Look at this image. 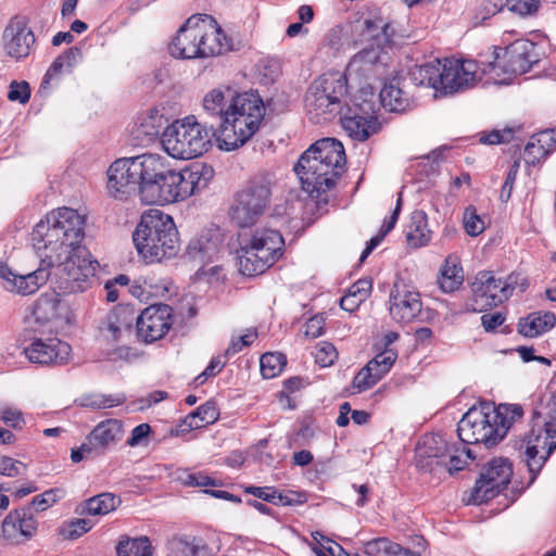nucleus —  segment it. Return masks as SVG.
I'll use <instances>...</instances> for the list:
<instances>
[{
  "label": "nucleus",
  "instance_id": "25",
  "mask_svg": "<svg viewBox=\"0 0 556 556\" xmlns=\"http://www.w3.org/2000/svg\"><path fill=\"white\" fill-rule=\"evenodd\" d=\"M49 267L41 265L34 271L18 274L7 264L0 263V283L4 290L15 294H33L48 281L51 275Z\"/></svg>",
  "mask_w": 556,
  "mask_h": 556
},
{
  "label": "nucleus",
  "instance_id": "57",
  "mask_svg": "<svg viewBox=\"0 0 556 556\" xmlns=\"http://www.w3.org/2000/svg\"><path fill=\"white\" fill-rule=\"evenodd\" d=\"M539 0H507L506 4L508 5L511 12H516L520 15H528L534 13L539 8Z\"/></svg>",
  "mask_w": 556,
  "mask_h": 556
},
{
  "label": "nucleus",
  "instance_id": "11",
  "mask_svg": "<svg viewBox=\"0 0 556 556\" xmlns=\"http://www.w3.org/2000/svg\"><path fill=\"white\" fill-rule=\"evenodd\" d=\"M346 94V76L339 72L323 74L309 86L306 110L312 122L328 121L340 111L341 100Z\"/></svg>",
  "mask_w": 556,
  "mask_h": 556
},
{
  "label": "nucleus",
  "instance_id": "16",
  "mask_svg": "<svg viewBox=\"0 0 556 556\" xmlns=\"http://www.w3.org/2000/svg\"><path fill=\"white\" fill-rule=\"evenodd\" d=\"M349 29L355 42L375 40L379 47L393 45L403 37L399 34L397 23L371 13L355 15Z\"/></svg>",
  "mask_w": 556,
  "mask_h": 556
},
{
  "label": "nucleus",
  "instance_id": "32",
  "mask_svg": "<svg viewBox=\"0 0 556 556\" xmlns=\"http://www.w3.org/2000/svg\"><path fill=\"white\" fill-rule=\"evenodd\" d=\"M556 324V316L552 312H535L520 318L517 325L518 332L527 338L538 337L551 330Z\"/></svg>",
  "mask_w": 556,
  "mask_h": 556
},
{
  "label": "nucleus",
  "instance_id": "61",
  "mask_svg": "<svg viewBox=\"0 0 556 556\" xmlns=\"http://www.w3.org/2000/svg\"><path fill=\"white\" fill-rule=\"evenodd\" d=\"M371 289H372L371 279L363 278V279L357 280L355 283H353L349 288V291L352 294L356 295L359 300L365 301L369 296Z\"/></svg>",
  "mask_w": 556,
  "mask_h": 556
},
{
  "label": "nucleus",
  "instance_id": "20",
  "mask_svg": "<svg viewBox=\"0 0 556 556\" xmlns=\"http://www.w3.org/2000/svg\"><path fill=\"white\" fill-rule=\"evenodd\" d=\"M513 469L507 459L494 458L476 481L471 502L482 504L497 495L510 482Z\"/></svg>",
  "mask_w": 556,
  "mask_h": 556
},
{
  "label": "nucleus",
  "instance_id": "12",
  "mask_svg": "<svg viewBox=\"0 0 556 556\" xmlns=\"http://www.w3.org/2000/svg\"><path fill=\"white\" fill-rule=\"evenodd\" d=\"M538 46L528 39H517L506 48H494L492 61L483 63V73L498 77L501 74L522 75L540 62Z\"/></svg>",
  "mask_w": 556,
  "mask_h": 556
},
{
  "label": "nucleus",
  "instance_id": "5",
  "mask_svg": "<svg viewBox=\"0 0 556 556\" xmlns=\"http://www.w3.org/2000/svg\"><path fill=\"white\" fill-rule=\"evenodd\" d=\"M522 415L523 409L518 404L471 407L459 420L457 433L463 443L493 446Z\"/></svg>",
  "mask_w": 556,
  "mask_h": 556
},
{
  "label": "nucleus",
  "instance_id": "23",
  "mask_svg": "<svg viewBox=\"0 0 556 556\" xmlns=\"http://www.w3.org/2000/svg\"><path fill=\"white\" fill-rule=\"evenodd\" d=\"M138 338L151 343L162 339L173 325V311L166 304L151 305L144 308L136 319Z\"/></svg>",
  "mask_w": 556,
  "mask_h": 556
},
{
  "label": "nucleus",
  "instance_id": "10",
  "mask_svg": "<svg viewBox=\"0 0 556 556\" xmlns=\"http://www.w3.org/2000/svg\"><path fill=\"white\" fill-rule=\"evenodd\" d=\"M274 184L271 173L261 172L236 193L229 216L238 227L249 228L261 219L269 206Z\"/></svg>",
  "mask_w": 556,
  "mask_h": 556
},
{
  "label": "nucleus",
  "instance_id": "58",
  "mask_svg": "<svg viewBox=\"0 0 556 556\" xmlns=\"http://www.w3.org/2000/svg\"><path fill=\"white\" fill-rule=\"evenodd\" d=\"M257 337L256 331L248 330L247 333L240 336L238 339H232L229 346L226 350V355H235L240 352L244 346L252 344L254 339Z\"/></svg>",
  "mask_w": 556,
  "mask_h": 556
},
{
  "label": "nucleus",
  "instance_id": "26",
  "mask_svg": "<svg viewBox=\"0 0 556 556\" xmlns=\"http://www.w3.org/2000/svg\"><path fill=\"white\" fill-rule=\"evenodd\" d=\"M224 240L225 236L220 228L204 229L190 239L186 254L190 261L204 266L217 260L224 247Z\"/></svg>",
  "mask_w": 556,
  "mask_h": 556
},
{
  "label": "nucleus",
  "instance_id": "60",
  "mask_svg": "<svg viewBox=\"0 0 556 556\" xmlns=\"http://www.w3.org/2000/svg\"><path fill=\"white\" fill-rule=\"evenodd\" d=\"M245 492L268 503H276V489L274 486H248Z\"/></svg>",
  "mask_w": 556,
  "mask_h": 556
},
{
  "label": "nucleus",
  "instance_id": "2",
  "mask_svg": "<svg viewBox=\"0 0 556 556\" xmlns=\"http://www.w3.org/2000/svg\"><path fill=\"white\" fill-rule=\"evenodd\" d=\"M346 156L343 144L334 138H324L302 153L294 166L302 189L316 201L326 204L344 170Z\"/></svg>",
  "mask_w": 556,
  "mask_h": 556
},
{
  "label": "nucleus",
  "instance_id": "14",
  "mask_svg": "<svg viewBox=\"0 0 556 556\" xmlns=\"http://www.w3.org/2000/svg\"><path fill=\"white\" fill-rule=\"evenodd\" d=\"M59 279L55 289L59 295L84 293L96 282L99 263L96 260L83 257L76 253L62 263H56Z\"/></svg>",
  "mask_w": 556,
  "mask_h": 556
},
{
  "label": "nucleus",
  "instance_id": "49",
  "mask_svg": "<svg viewBox=\"0 0 556 556\" xmlns=\"http://www.w3.org/2000/svg\"><path fill=\"white\" fill-rule=\"evenodd\" d=\"M484 222L477 214L476 208L472 206L467 207L464 212V228L466 232L471 237H476L484 230Z\"/></svg>",
  "mask_w": 556,
  "mask_h": 556
},
{
  "label": "nucleus",
  "instance_id": "29",
  "mask_svg": "<svg viewBox=\"0 0 556 556\" xmlns=\"http://www.w3.org/2000/svg\"><path fill=\"white\" fill-rule=\"evenodd\" d=\"M123 424L117 419H106L99 422L85 440L83 450L94 451V455H102L115 446L123 438Z\"/></svg>",
  "mask_w": 556,
  "mask_h": 556
},
{
  "label": "nucleus",
  "instance_id": "39",
  "mask_svg": "<svg viewBox=\"0 0 556 556\" xmlns=\"http://www.w3.org/2000/svg\"><path fill=\"white\" fill-rule=\"evenodd\" d=\"M60 300L52 298H40L37 300L34 311L33 319L40 325L51 324L61 318L60 309L63 307Z\"/></svg>",
  "mask_w": 556,
  "mask_h": 556
},
{
  "label": "nucleus",
  "instance_id": "27",
  "mask_svg": "<svg viewBox=\"0 0 556 556\" xmlns=\"http://www.w3.org/2000/svg\"><path fill=\"white\" fill-rule=\"evenodd\" d=\"M38 522L31 507H22L8 514L2 522V534L10 544H23L37 532Z\"/></svg>",
  "mask_w": 556,
  "mask_h": 556
},
{
  "label": "nucleus",
  "instance_id": "40",
  "mask_svg": "<svg viewBox=\"0 0 556 556\" xmlns=\"http://www.w3.org/2000/svg\"><path fill=\"white\" fill-rule=\"evenodd\" d=\"M218 409L213 402H206L186 416L184 422L190 429H200L214 424L218 419Z\"/></svg>",
  "mask_w": 556,
  "mask_h": 556
},
{
  "label": "nucleus",
  "instance_id": "34",
  "mask_svg": "<svg viewBox=\"0 0 556 556\" xmlns=\"http://www.w3.org/2000/svg\"><path fill=\"white\" fill-rule=\"evenodd\" d=\"M407 243L415 248L427 245L431 240V230L428 227V217L424 211H414L406 231Z\"/></svg>",
  "mask_w": 556,
  "mask_h": 556
},
{
  "label": "nucleus",
  "instance_id": "6",
  "mask_svg": "<svg viewBox=\"0 0 556 556\" xmlns=\"http://www.w3.org/2000/svg\"><path fill=\"white\" fill-rule=\"evenodd\" d=\"M132 241L147 263L174 257L179 251V235L174 219L160 210H148L140 218Z\"/></svg>",
  "mask_w": 556,
  "mask_h": 556
},
{
  "label": "nucleus",
  "instance_id": "8",
  "mask_svg": "<svg viewBox=\"0 0 556 556\" xmlns=\"http://www.w3.org/2000/svg\"><path fill=\"white\" fill-rule=\"evenodd\" d=\"M283 244L282 236L271 228H256L249 236L240 235V273L244 276L263 274L281 256Z\"/></svg>",
  "mask_w": 556,
  "mask_h": 556
},
{
  "label": "nucleus",
  "instance_id": "35",
  "mask_svg": "<svg viewBox=\"0 0 556 556\" xmlns=\"http://www.w3.org/2000/svg\"><path fill=\"white\" fill-rule=\"evenodd\" d=\"M236 96L232 94L230 88H215L208 91L203 98V110L204 112L216 118L218 124L222 123V117H224L228 104L231 102V98Z\"/></svg>",
  "mask_w": 556,
  "mask_h": 556
},
{
  "label": "nucleus",
  "instance_id": "51",
  "mask_svg": "<svg viewBox=\"0 0 556 556\" xmlns=\"http://www.w3.org/2000/svg\"><path fill=\"white\" fill-rule=\"evenodd\" d=\"M63 496V491L60 489H50L37 496H35L31 501V506L35 507L37 511H43L49 508L51 505L56 503Z\"/></svg>",
  "mask_w": 556,
  "mask_h": 556
},
{
  "label": "nucleus",
  "instance_id": "52",
  "mask_svg": "<svg viewBox=\"0 0 556 556\" xmlns=\"http://www.w3.org/2000/svg\"><path fill=\"white\" fill-rule=\"evenodd\" d=\"M378 381L379 379L376 378L374 372L370 370V366H365L354 377L352 388L356 390V392H362L370 389Z\"/></svg>",
  "mask_w": 556,
  "mask_h": 556
},
{
  "label": "nucleus",
  "instance_id": "59",
  "mask_svg": "<svg viewBox=\"0 0 556 556\" xmlns=\"http://www.w3.org/2000/svg\"><path fill=\"white\" fill-rule=\"evenodd\" d=\"M532 138L542 147L547 154L556 149V131L546 129L532 136Z\"/></svg>",
  "mask_w": 556,
  "mask_h": 556
},
{
  "label": "nucleus",
  "instance_id": "28",
  "mask_svg": "<svg viewBox=\"0 0 556 556\" xmlns=\"http://www.w3.org/2000/svg\"><path fill=\"white\" fill-rule=\"evenodd\" d=\"M2 39L5 53L16 61L27 58L35 43V36L23 20H12Z\"/></svg>",
  "mask_w": 556,
  "mask_h": 556
},
{
  "label": "nucleus",
  "instance_id": "9",
  "mask_svg": "<svg viewBox=\"0 0 556 556\" xmlns=\"http://www.w3.org/2000/svg\"><path fill=\"white\" fill-rule=\"evenodd\" d=\"M164 151L174 159L190 160L205 153L212 144L211 130L194 116L175 121L162 132Z\"/></svg>",
  "mask_w": 556,
  "mask_h": 556
},
{
  "label": "nucleus",
  "instance_id": "21",
  "mask_svg": "<svg viewBox=\"0 0 556 556\" xmlns=\"http://www.w3.org/2000/svg\"><path fill=\"white\" fill-rule=\"evenodd\" d=\"M35 336L30 343L24 348L27 359L37 365H63L71 355V346L56 337Z\"/></svg>",
  "mask_w": 556,
  "mask_h": 556
},
{
  "label": "nucleus",
  "instance_id": "45",
  "mask_svg": "<svg viewBox=\"0 0 556 556\" xmlns=\"http://www.w3.org/2000/svg\"><path fill=\"white\" fill-rule=\"evenodd\" d=\"M446 457H448V463H445V465L452 473L464 469L468 462L473 460L476 456L472 450L453 444Z\"/></svg>",
  "mask_w": 556,
  "mask_h": 556
},
{
  "label": "nucleus",
  "instance_id": "1",
  "mask_svg": "<svg viewBox=\"0 0 556 556\" xmlns=\"http://www.w3.org/2000/svg\"><path fill=\"white\" fill-rule=\"evenodd\" d=\"M150 175L144 176L139 189L142 203L148 205H165L184 201L206 188L212 180L214 170L211 166L194 163L177 172L166 169L156 155L151 156Z\"/></svg>",
  "mask_w": 556,
  "mask_h": 556
},
{
  "label": "nucleus",
  "instance_id": "4",
  "mask_svg": "<svg viewBox=\"0 0 556 556\" xmlns=\"http://www.w3.org/2000/svg\"><path fill=\"white\" fill-rule=\"evenodd\" d=\"M231 49V41L207 14L190 16L169 45L170 54L178 59H206Z\"/></svg>",
  "mask_w": 556,
  "mask_h": 556
},
{
  "label": "nucleus",
  "instance_id": "3",
  "mask_svg": "<svg viewBox=\"0 0 556 556\" xmlns=\"http://www.w3.org/2000/svg\"><path fill=\"white\" fill-rule=\"evenodd\" d=\"M85 217L76 210L61 207L36 224L31 241L42 264L54 266L76 253L85 237Z\"/></svg>",
  "mask_w": 556,
  "mask_h": 556
},
{
  "label": "nucleus",
  "instance_id": "48",
  "mask_svg": "<svg viewBox=\"0 0 556 556\" xmlns=\"http://www.w3.org/2000/svg\"><path fill=\"white\" fill-rule=\"evenodd\" d=\"M92 528L90 520L78 518L64 522L61 533L66 539H76L87 533Z\"/></svg>",
  "mask_w": 556,
  "mask_h": 556
},
{
  "label": "nucleus",
  "instance_id": "43",
  "mask_svg": "<svg viewBox=\"0 0 556 556\" xmlns=\"http://www.w3.org/2000/svg\"><path fill=\"white\" fill-rule=\"evenodd\" d=\"M450 445L441 435L431 434L422 439L419 452L429 458H446L451 452Z\"/></svg>",
  "mask_w": 556,
  "mask_h": 556
},
{
  "label": "nucleus",
  "instance_id": "55",
  "mask_svg": "<svg viewBox=\"0 0 556 556\" xmlns=\"http://www.w3.org/2000/svg\"><path fill=\"white\" fill-rule=\"evenodd\" d=\"M30 97V88L26 81H12L8 92L10 101H17L22 104L26 103Z\"/></svg>",
  "mask_w": 556,
  "mask_h": 556
},
{
  "label": "nucleus",
  "instance_id": "63",
  "mask_svg": "<svg viewBox=\"0 0 556 556\" xmlns=\"http://www.w3.org/2000/svg\"><path fill=\"white\" fill-rule=\"evenodd\" d=\"M224 366L225 363H223L218 357L213 358L204 371L195 378V382L198 384H203L208 377L216 376Z\"/></svg>",
  "mask_w": 556,
  "mask_h": 556
},
{
  "label": "nucleus",
  "instance_id": "18",
  "mask_svg": "<svg viewBox=\"0 0 556 556\" xmlns=\"http://www.w3.org/2000/svg\"><path fill=\"white\" fill-rule=\"evenodd\" d=\"M341 125L351 139L359 142L366 141L381 128L375 115V105L369 100H354L352 105H348L342 113Z\"/></svg>",
  "mask_w": 556,
  "mask_h": 556
},
{
  "label": "nucleus",
  "instance_id": "54",
  "mask_svg": "<svg viewBox=\"0 0 556 556\" xmlns=\"http://www.w3.org/2000/svg\"><path fill=\"white\" fill-rule=\"evenodd\" d=\"M505 3V0H484L480 7L479 12L476 14V24L482 23L483 21L502 11Z\"/></svg>",
  "mask_w": 556,
  "mask_h": 556
},
{
  "label": "nucleus",
  "instance_id": "62",
  "mask_svg": "<svg viewBox=\"0 0 556 556\" xmlns=\"http://www.w3.org/2000/svg\"><path fill=\"white\" fill-rule=\"evenodd\" d=\"M513 134L510 129L492 130L490 134L484 135L480 138L482 143L486 144H498L510 140Z\"/></svg>",
  "mask_w": 556,
  "mask_h": 556
},
{
  "label": "nucleus",
  "instance_id": "46",
  "mask_svg": "<svg viewBox=\"0 0 556 556\" xmlns=\"http://www.w3.org/2000/svg\"><path fill=\"white\" fill-rule=\"evenodd\" d=\"M364 546L365 553L369 556H391L395 551H400L397 543L391 542L384 538L371 540Z\"/></svg>",
  "mask_w": 556,
  "mask_h": 556
},
{
  "label": "nucleus",
  "instance_id": "24",
  "mask_svg": "<svg viewBox=\"0 0 556 556\" xmlns=\"http://www.w3.org/2000/svg\"><path fill=\"white\" fill-rule=\"evenodd\" d=\"M389 55L383 47L370 46L356 53L348 64L346 74L366 80L381 79L387 75Z\"/></svg>",
  "mask_w": 556,
  "mask_h": 556
},
{
  "label": "nucleus",
  "instance_id": "15",
  "mask_svg": "<svg viewBox=\"0 0 556 556\" xmlns=\"http://www.w3.org/2000/svg\"><path fill=\"white\" fill-rule=\"evenodd\" d=\"M525 459L532 480L556 448V418L543 424L535 422L523 441Z\"/></svg>",
  "mask_w": 556,
  "mask_h": 556
},
{
  "label": "nucleus",
  "instance_id": "44",
  "mask_svg": "<svg viewBox=\"0 0 556 556\" xmlns=\"http://www.w3.org/2000/svg\"><path fill=\"white\" fill-rule=\"evenodd\" d=\"M286 364L283 354L267 352L260 359L261 374L265 379H271L282 371Z\"/></svg>",
  "mask_w": 556,
  "mask_h": 556
},
{
  "label": "nucleus",
  "instance_id": "64",
  "mask_svg": "<svg viewBox=\"0 0 556 556\" xmlns=\"http://www.w3.org/2000/svg\"><path fill=\"white\" fill-rule=\"evenodd\" d=\"M151 431V427L148 424H140L136 426L132 431L130 438L127 440V444L129 446H137L141 444L142 440L148 437Z\"/></svg>",
  "mask_w": 556,
  "mask_h": 556
},
{
  "label": "nucleus",
  "instance_id": "30",
  "mask_svg": "<svg viewBox=\"0 0 556 556\" xmlns=\"http://www.w3.org/2000/svg\"><path fill=\"white\" fill-rule=\"evenodd\" d=\"M134 317L126 308H119L109 314L100 327V334L108 343L126 340L131 336Z\"/></svg>",
  "mask_w": 556,
  "mask_h": 556
},
{
  "label": "nucleus",
  "instance_id": "13",
  "mask_svg": "<svg viewBox=\"0 0 556 556\" xmlns=\"http://www.w3.org/2000/svg\"><path fill=\"white\" fill-rule=\"evenodd\" d=\"M152 154L118 159L108 169V192L117 200L127 199L139 192L144 176L150 175L153 167L150 162Z\"/></svg>",
  "mask_w": 556,
  "mask_h": 556
},
{
  "label": "nucleus",
  "instance_id": "22",
  "mask_svg": "<svg viewBox=\"0 0 556 556\" xmlns=\"http://www.w3.org/2000/svg\"><path fill=\"white\" fill-rule=\"evenodd\" d=\"M422 303L420 294L403 279H396L389 295L390 316L396 323H410L420 313Z\"/></svg>",
  "mask_w": 556,
  "mask_h": 556
},
{
  "label": "nucleus",
  "instance_id": "37",
  "mask_svg": "<svg viewBox=\"0 0 556 556\" xmlns=\"http://www.w3.org/2000/svg\"><path fill=\"white\" fill-rule=\"evenodd\" d=\"M413 80L417 85L433 88L441 92L442 88V63L439 60L416 66L410 72Z\"/></svg>",
  "mask_w": 556,
  "mask_h": 556
},
{
  "label": "nucleus",
  "instance_id": "41",
  "mask_svg": "<svg viewBox=\"0 0 556 556\" xmlns=\"http://www.w3.org/2000/svg\"><path fill=\"white\" fill-rule=\"evenodd\" d=\"M463 280L464 276L462 268L458 267L451 257H447L441 268V274L438 279L442 291L453 292L463 283Z\"/></svg>",
  "mask_w": 556,
  "mask_h": 556
},
{
  "label": "nucleus",
  "instance_id": "42",
  "mask_svg": "<svg viewBox=\"0 0 556 556\" xmlns=\"http://www.w3.org/2000/svg\"><path fill=\"white\" fill-rule=\"evenodd\" d=\"M116 552L118 556H152L153 548L147 536L119 541Z\"/></svg>",
  "mask_w": 556,
  "mask_h": 556
},
{
  "label": "nucleus",
  "instance_id": "38",
  "mask_svg": "<svg viewBox=\"0 0 556 556\" xmlns=\"http://www.w3.org/2000/svg\"><path fill=\"white\" fill-rule=\"evenodd\" d=\"M379 97L383 108L391 112H403L408 108V98L397 83L386 84Z\"/></svg>",
  "mask_w": 556,
  "mask_h": 556
},
{
  "label": "nucleus",
  "instance_id": "56",
  "mask_svg": "<svg viewBox=\"0 0 556 556\" xmlns=\"http://www.w3.org/2000/svg\"><path fill=\"white\" fill-rule=\"evenodd\" d=\"M547 155L548 154L545 152V150L540 147V144H538V142H535V140L531 137L525 147L526 163L534 165Z\"/></svg>",
  "mask_w": 556,
  "mask_h": 556
},
{
  "label": "nucleus",
  "instance_id": "47",
  "mask_svg": "<svg viewBox=\"0 0 556 556\" xmlns=\"http://www.w3.org/2000/svg\"><path fill=\"white\" fill-rule=\"evenodd\" d=\"M0 420L14 430H22L26 425L22 410L9 405L0 407Z\"/></svg>",
  "mask_w": 556,
  "mask_h": 556
},
{
  "label": "nucleus",
  "instance_id": "53",
  "mask_svg": "<svg viewBox=\"0 0 556 556\" xmlns=\"http://www.w3.org/2000/svg\"><path fill=\"white\" fill-rule=\"evenodd\" d=\"M26 471V465L9 456L0 457V475L17 477Z\"/></svg>",
  "mask_w": 556,
  "mask_h": 556
},
{
  "label": "nucleus",
  "instance_id": "19",
  "mask_svg": "<svg viewBox=\"0 0 556 556\" xmlns=\"http://www.w3.org/2000/svg\"><path fill=\"white\" fill-rule=\"evenodd\" d=\"M483 63L473 60H445L442 63L441 93L453 94L472 88L483 75Z\"/></svg>",
  "mask_w": 556,
  "mask_h": 556
},
{
  "label": "nucleus",
  "instance_id": "36",
  "mask_svg": "<svg viewBox=\"0 0 556 556\" xmlns=\"http://www.w3.org/2000/svg\"><path fill=\"white\" fill-rule=\"evenodd\" d=\"M79 55L80 50L76 47H71L60 54L45 74L40 88H47L60 75L71 73Z\"/></svg>",
  "mask_w": 556,
  "mask_h": 556
},
{
  "label": "nucleus",
  "instance_id": "7",
  "mask_svg": "<svg viewBox=\"0 0 556 556\" xmlns=\"http://www.w3.org/2000/svg\"><path fill=\"white\" fill-rule=\"evenodd\" d=\"M264 112L263 101L255 93L244 92L231 98L218 124L220 148L232 151L243 146L258 129Z\"/></svg>",
  "mask_w": 556,
  "mask_h": 556
},
{
  "label": "nucleus",
  "instance_id": "17",
  "mask_svg": "<svg viewBox=\"0 0 556 556\" xmlns=\"http://www.w3.org/2000/svg\"><path fill=\"white\" fill-rule=\"evenodd\" d=\"M514 283L511 277L502 280L491 271L478 273L471 283L472 311L483 312L505 302L511 295Z\"/></svg>",
  "mask_w": 556,
  "mask_h": 556
},
{
  "label": "nucleus",
  "instance_id": "33",
  "mask_svg": "<svg viewBox=\"0 0 556 556\" xmlns=\"http://www.w3.org/2000/svg\"><path fill=\"white\" fill-rule=\"evenodd\" d=\"M121 498L113 493H101L81 502L76 513L79 516H103L121 505Z\"/></svg>",
  "mask_w": 556,
  "mask_h": 556
},
{
  "label": "nucleus",
  "instance_id": "31",
  "mask_svg": "<svg viewBox=\"0 0 556 556\" xmlns=\"http://www.w3.org/2000/svg\"><path fill=\"white\" fill-rule=\"evenodd\" d=\"M164 124L165 119L161 111L157 108H152L138 117L132 130L134 138L138 144L148 146L156 140Z\"/></svg>",
  "mask_w": 556,
  "mask_h": 556
},
{
  "label": "nucleus",
  "instance_id": "50",
  "mask_svg": "<svg viewBox=\"0 0 556 556\" xmlns=\"http://www.w3.org/2000/svg\"><path fill=\"white\" fill-rule=\"evenodd\" d=\"M315 361L321 367L331 366L338 357L337 349L329 342H320L316 346Z\"/></svg>",
  "mask_w": 556,
  "mask_h": 556
}]
</instances>
